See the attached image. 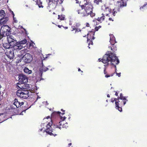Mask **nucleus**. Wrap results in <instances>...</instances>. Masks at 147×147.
Listing matches in <instances>:
<instances>
[{"label":"nucleus","instance_id":"f257e3e1","mask_svg":"<svg viewBox=\"0 0 147 147\" xmlns=\"http://www.w3.org/2000/svg\"><path fill=\"white\" fill-rule=\"evenodd\" d=\"M84 4L80 5L81 9H78L76 11L82 17H85L89 15L93 18L95 16L96 14L93 12L94 7L90 0H84Z\"/></svg>","mask_w":147,"mask_h":147},{"label":"nucleus","instance_id":"f03ea898","mask_svg":"<svg viewBox=\"0 0 147 147\" xmlns=\"http://www.w3.org/2000/svg\"><path fill=\"white\" fill-rule=\"evenodd\" d=\"M98 60L99 62H102L105 66H108L109 62L111 65H113L114 63L116 65H117L119 63V60L116 56V54H114L111 52L109 51H107L103 56L102 58L101 59H99Z\"/></svg>","mask_w":147,"mask_h":147},{"label":"nucleus","instance_id":"7ed1b4c3","mask_svg":"<svg viewBox=\"0 0 147 147\" xmlns=\"http://www.w3.org/2000/svg\"><path fill=\"white\" fill-rule=\"evenodd\" d=\"M47 119H50V122H49L46 125L47 128L44 131L47 134L49 135L50 136H56L57 135L58 133L57 128H59V129H61V126L59 127L58 125H57L56 128H52L51 127L53 123L51 119L49 116H48Z\"/></svg>","mask_w":147,"mask_h":147},{"label":"nucleus","instance_id":"20e7f679","mask_svg":"<svg viewBox=\"0 0 147 147\" xmlns=\"http://www.w3.org/2000/svg\"><path fill=\"white\" fill-rule=\"evenodd\" d=\"M11 28L7 25H3L1 28L0 32L4 37L7 36L9 37V34L11 33Z\"/></svg>","mask_w":147,"mask_h":147},{"label":"nucleus","instance_id":"39448f33","mask_svg":"<svg viewBox=\"0 0 147 147\" xmlns=\"http://www.w3.org/2000/svg\"><path fill=\"white\" fill-rule=\"evenodd\" d=\"M123 100L122 99L117 98L115 102L116 109H118L120 112L122 110L121 107L124 105L126 101H127V99Z\"/></svg>","mask_w":147,"mask_h":147},{"label":"nucleus","instance_id":"423d86ee","mask_svg":"<svg viewBox=\"0 0 147 147\" xmlns=\"http://www.w3.org/2000/svg\"><path fill=\"white\" fill-rule=\"evenodd\" d=\"M28 90H19L16 92V95L19 97L24 99H26L29 97Z\"/></svg>","mask_w":147,"mask_h":147},{"label":"nucleus","instance_id":"0eeeda50","mask_svg":"<svg viewBox=\"0 0 147 147\" xmlns=\"http://www.w3.org/2000/svg\"><path fill=\"white\" fill-rule=\"evenodd\" d=\"M5 16V13L4 10H1L0 11V21L2 24H5L8 21L9 18L8 17Z\"/></svg>","mask_w":147,"mask_h":147},{"label":"nucleus","instance_id":"6e6552de","mask_svg":"<svg viewBox=\"0 0 147 147\" xmlns=\"http://www.w3.org/2000/svg\"><path fill=\"white\" fill-rule=\"evenodd\" d=\"M13 104L16 106V108H13V106L11 105L10 108L11 109H15L16 108H17L21 107L24 104L23 102H21L16 98L13 101Z\"/></svg>","mask_w":147,"mask_h":147},{"label":"nucleus","instance_id":"1a4fd4ad","mask_svg":"<svg viewBox=\"0 0 147 147\" xmlns=\"http://www.w3.org/2000/svg\"><path fill=\"white\" fill-rule=\"evenodd\" d=\"M110 42L111 46L109 47V48L112 51V52H111L112 53L115 54V51L117 50V49L115 45V44L116 42L115 38L110 39Z\"/></svg>","mask_w":147,"mask_h":147},{"label":"nucleus","instance_id":"9d476101","mask_svg":"<svg viewBox=\"0 0 147 147\" xmlns=\"http://www.w3.org/2000/svg\"><path fill=\"white\" fill-rule=\"evenodd\" d=\"M22 59L24 60L25 62L28 63L32 61V58L30 54L29 53H26L23 55Z\"/></svg>","mask_w":147,"mask_h":147},{"label":"nucleus","instance_id":"9b49d317","mask_svg":"<svg viewBox=\"0 0 147 147\" xmlns=\"http://www.w3.org/2000/svg\"><path fill=\"white\" fill-rule=\"evenodd\" d=\"M8 42L9 43V45L11 47H13L16 44V40L12 38V36H9V37H7Z\"/></svg>","mask_w":147,"mask_h":147},{"label":"nucleus","instance_id":"f8f14e48","mask_svg":"<svg viewBox=\"0 0 147 147\" xmlns=\"http://www.w3.org/2000/svg\"><path fill=\"white\" fill-rule=\"evenodd\" d=\"M18 87L19 88V90H27V89H28L30 88L29 84L26 83H21L17 85Z\"/></svg>","mask_w":147,"mask_h":147},{"label":"nucleus","instance_id":"ddd939ff","mask_svg":"<svg viewBox=\"0 0 147 147\" xmlns=\"http://www.w3.org/2000/svg\"><path fill=\"white\" fill-rule=\"evenodd\" d=\"M18 81L21 83H26L28 82V79L27 77L25 75L20 74L19 76Z\"/></svg>","mask_w":147,"mask_h":147},{"label":"nucleus","instance_id":"4468645a","mask_svg":"<svg viewBox=\"0 0 147 147\" xmlns=\"http://www.w3.org/2000/svg\"><path fill=\"white\" fill-rule=\"evenodd\" d=\"M14 50L13 49L9 50L6 51L5 52V54L9 58L12 59H13L14 56Z\"/></svg>","mask_w":147,"mask_h":147},{"label":"nucleus","instance_id":"2eb2a0df","mask_svg":"<svg viewBox=\"0 0 147 147\" xmlns=\"http://www.w3.org/2000/svg\"><path fill=\"white\" fill-rule=\"evenodd\" d=\"M126 0H121L120 1H118L117 2V4L119 8H122L126 7L127 5Z\"/></svg>","mask_w":147,"mask_h":147},{"label":"nucleus","instance_id":"dca6fc26","mask_svg":"<svg viewBox=\"0 0 147 147\" xmlns=\"http://www.w3.org/2000/svg\"><path fill=\"white\" fill-rule=\"evenodd\" d=\"M105 14H102L101 16L98 18H94L93 20V22H95L96 21L99 22L100 23H102L105 20Z\"/></svg>","mask_w":147,"mask_h":147},{"label":"nucleus","instance_id":"f3484780","mask_svg":"<svg viewBox=\"0 0 147 147\" xmlns=\"http://www.w3.org/2000/svg\"><path fill=\"white\" fill-rule=\"evenodd\" d=\"M8 118L5 114L2 113L0 114V123L6 120Z\"/></svg>","mask_w":147,"mask_h":147},{"label":"nucleus","instance_id":"a211bd4d","mask_svg":"<svg viewBox=\"0 0 147 147\" xmlns=\"http://www.w3.org/2000/svg\"><path fill=\"white\" fill-rule=\"evenodd\" d=\"M94 33L93 32H90L87 34L88 37L87 41L88 42V40H90V39L91 40H94Z\"/></svg>","mask_w":147,"mask_h":147},{"label":"nucleus","instance_id":"6ab92c4d","mask_svg":"<svg viewBox=\"0 0 147 147\" xmlns=\"http://www.w3.org/2000/svg\"><path fill=\"white\" fill-rule=\"evenodd\" d=\"M47 1L48 3V6L47 7V8L49 10L50 8H51L52 9H53L52 6L53 5V0H47Z\"/></svg>","mask_w":147,"mask_h":147},{"label":"nucleus","instance_id":"aec40b11","mask_svg":"<svg viewBox=\"0 0 147 147\" xmlns=\"http://www.w3.org/2000/svg\"><path fill=\"white\" fill-rule=\"evenodd\" d=\"M105 15L108 16L109 13L112 12V10L109 7H106L104 10Z\"/></svg>","mask_w":147,"mask_h":147},{"label":"nucleus","instance_id":"412c9836","mask_svg":"<svg viewBox=\"0 0 147 147\" xmlns=\"http://www.w3.org/2000/svg\"><path fill=\"white\" fill-rule=\"evenodd\" d=\"M23 47V45H22L18 43L17 42L16 44V45L14 46V49L16 50H20L22 49Z\"/></svg>","mask_w":147,"mask_h":147},{"label":"nucleus","instance_id":"4be33fe9","mask_svg":"<svg viewBox=\"0 0 147 147\" xmlns=\"http://www.w3.org/2000/svg\"><path fill=\"white\" fill-rule=\"evenodd\" d=\"M36 4L38 5V6L39 8H43V6L42 5V2L40 0H36Z\"/></svg>","mask_w":147,"mask_h":147},{"label":"nucleus","instance_id":"5701e85b","mask_svg":"<svg viewBox=\"0 0 147 147\" xmlns=\"http://www.w3.org/2000/svg\"><path fill=\"white\" fill-rule=\"evenodd\" d=\"M3 47L5 49H9L10 47L9 42L3 43Z\"/></svg>","mask_w":147,"mask_h":147},{"label":"nucleus","instance_id":"b1692460","mask_svg":"<svg viewBox=\"0 0 147 147\" xmlns=\"http://www.w3.org/2000/svg\"><path fill=\"white\" fill-rule=\"evenodd\" d=\"M61 111H62V112H63V113H61V112H59V111L54 112L52 113V115H57V114L59 115V114H61V115H63L65 114V113H64V112H65V111L63 110V109H61Z\"/></svg>","mask_w":147,"mask_h":147},{"label":"nucleus","instance_id":"393cba45","mask_svg":"<svg viewBox=\"0 0 147 147\" xmlns=\"http://www.w3.org/2000/svg\"><path fill=\"white\" fill-rule=\"evenodd\" d=\"M28 50L27 49H24L20 51V56H23V55L27 52Z\"/></svg>","mask_w":147,"mask_h":147},{"label":"nucleus","instance_id":"a878e982","mask_svg":"<svg viewBox=\"0 0 147 147\" xmlns=\"http://www.w3.org/2000/svg\"><path fill=\"white\" fill-rule=\"evenodd\" d=\"M24 72L27 74H30L32 72L31 70H29L27 68L25 67L24 69Z\"/></svg>","mask_w":147,"mask_h":147},{"label":"nucleus","instance_id":"bb28decb","mask_svg":"<svg viewBox=\"0 0 147 147\" xmlns=\"http://www.w3.org/2000/svg\"><path fill=\"white\" fill-rule=\"evenodd\" d=\"M120 11V10L119 8H118V9H117H117L116 8L114 9L113 10L112 14L114 16H115V13H117V11L119 12Z\"/></svg>","mask_w":147,"mask_h":147},{"label":"nucleus","instance_id":"cd10ccee","mask_svg":"<svg viewBox=\"0 0 147 147\" xmlns=\"http://www.w3.org/2000/svg\"><path fill=\"white\" fill-rule=\"evenodd\" d=\"M58 19H59L61 20H64L65 18L64 15H58Z\"/></svg>","mask_w":147,"mask_h":147},{"label":"nucleus","instance_id":"c85d7f7f","mask_svg":"<svg viewBox=\"0 0 147 147\" xmlns=\"http://www.w3.org/2000/svg\"><path fill=\"white\" fill-rule=\"evenodd\" d=\"M27 42V40L26 39H24L23 40L20 41L18 43H20L21 45L24 44L26 43Z\"/></svg>","mask_w":147,"mask_h":147},{"label":"nucleus","instance_id":"c756f323","mask_svg":"<svg viewBox=\"0 0 147 147\" xmlns=\"http://www.w3.org/2000/svg\"><path fill=\"white\" fill-rule=\"evenodd\" d=\"M94 2L96 4L98 5L100 3L102 2V0H94Z\"/></svg>","mask_w":147,"mask_h":147},{"label":"nucleus","instance_id":"7c9ffc66","mask_svg":"<svg viewBox=\"0 0 147 147\" xmlns=\"http://www.w3.org/2000/svg\"><path fill=\"white\" fill-rule=\"evenodd\" d=\"M117 98L122 99L124 100L126 99L125 97L123 96L122 93H120V96H118Z\"/></svg>","mask_w":147,"mask_h":147},{"label":"nucleus","instance_id":"2f4dec72","mask_svg":"<svg viewBox=\"0 0 147 147\" xmlns=\"http://www.w3.org/2000/svg\"><path fill=\"white\" fill-rule=\"evenodd\" d=\"M61 122H62V121H60L59 122V125L60 126H62L63 128H64V127L66 128L67 127H68V126L67 125V123H66L65 124H63V125H62L61 123Z\"/></svg>","mask_w":147,"mask_h":147},{"label":"nucleus","instance_id":"473e14b6","mask_svg":"<svg viewBox=\"0 0 147 147\" xmlns=\"http://www.w3.org/2000/svg\"><path fill=\"white\" fill-rule=\"evenodd\" d=\"M113 65L114 67H115V72L116 73V74L119 77H120V76H121V73H117L116 72V70H117L116 66V65H114V64Z\"/></svg>","mask_w":147,"mask_h":147},{"label":"nucleus","instance_id":"72a5a7b5","mask_svg":"<svg viewBox=\"0 0 147 147\" xmlns=\"http://www.w3.org/2000/svg\"><path fill=\"white\" fill-rule=\"evenodd\" d=\"M115 73V72H114L113 74H112L110 75L106 74L105 75V77L106 78H107L108 77H109L110 76H113V75Z\"/></svg>","mask_w":147,"mask_h":147},{"label":"nucleus","instance_id":"f704fd0d","mask_svg":"<svg viewBox=\"0 0 147 147\" xmlns=\"http://www.w3.org/2000/svg\"><path fill=\"white\" fill-rule=\"evenodd\" d=\"M101 26H96L95 27V29L96 31H97L98 30V29L101 28Z\"/></svg>","mask_w":147,"mask_h":147},{"label":"nucleus","instance_id":"c9c22d12","mask_svg":"<svg viewBox=\"0 0 147 147\" xmlns=\"http://www.w3.org/2000/svg\"><path fill=\"white\" fill-rule=\"evenodd\" d=\"M49 70V69L46 67H43L42 69V71H46Z\"/></svg>","mask_w":147,"mask_h":147},{"label":"nucleus","instance_id":"e433bc0d","mask_svg":"<svg viewBox=\"0 0 147 147\" xmlns=\"http://www.w3.org/2000/svg\"><path fill=\"white\" fill-rule=\"evenodd\" d=\"M110 39H115V37L114 36L113 34H110Z\"/></svg>","mask_w":147,"mask_h":147},{"label":"nucleus","instance_id":"4c0bfd02","mask_svg":"<svg viewBox=\"0 0 147 147\" xmlns=\"http://www.w3.org/2000/svg\"><path fill=\"white\" fill-rule=\"evenodd\" d=\"M53 3H54V4L57 5L58 4V1L57 0H56L55 1V0H53Z\"/></svg>","mask_w":147,"mask_h":147},{"label":"nucleus","instance_id":"58836bf2","mask_svg":"<svg viewBox=\"0 0 147 147\" xmlns=\"http://www.w3.org/2000/svg\"><path fill=\"white\" fill-rule=\"evenodd\" d=\"M58 3H59V4H62L63 2V0H57Z\"/></svg>","mask_w":147,"mask_h":147},{"label":"nucleus","instance_id":"ea45409f","mask_svg":"<svg viewBox=\"0 0 147 147\" xmlns=\"http://www.w3.org/2000/svg\"><path fill=\"white\" fill-rule=\"evenodd\" d=\"M66 118V117L65 116H64L63 117L62 116L60 117V119L63 121Z\"/></svg>","mask_w":147,"mask_h":147},{"label":"nucleus","instance_id":"a19ab883","mask_svg":"<svg viewBox=\"0 0 147 147\" xmlns=\"http://www.w3.org/2000/svg\"><path fill=\"white\" fill-rule=\"evenodd\" d=\"M75 30V33L78 32L79 31H80L81 30H80V29H78V28H76V29Z\"/></svg>","mask_w":147,"mask_h":147},{"label":"nucleus","instance_id":"79ce46f5","mask_svg":"<svg viewBox=\"0 0 147 147\" xmlns=\"http://www.w3.org/2000/svg\"><path fill=\"white\" fill-rule=\"evenodd\" d=\"M71 28H72V29L71 30V31H73L74 30H75L76 29V27L74 26H71Z\"/></svg>","mask_w":147,"mask_h":147},{"label":"nucleus","instance_id":"37998d69","mask_svg":"<svg viewBox=\"0 0 147 147\" xmlns=\"http://www.w3.org/2000/svg\"><path fill=\"white\" fill-rule=\"evenodd\" d=\"M117 98H114V100H113V98H112L111 99V102L113 103L115 101V102H116V100H117Z\"/></svg>","mask_w":147,"mask_h":147},{"label":"nucleus","instance_id":"c03bdc74","mask_svg":"<svg viewBox=\"0 0 147 147\" xmlns=\"http://www.w3.org/2000/svg\"><path fill=\"white\" fill-rule=\"evenodd\" d=\"M89 41V42L88 44L89 45L90 44L91 45H92L93 44V42L92 41V40L90 39V40H88V41Z\"/></svg>","mask_w":147,"mask_h":147},{"label":"nucleus","instance_id":"a18cd8bd","mask_svg":"<svg viewBox=\"0 0 147 147\" xmlns=\"http://www.w3.org/2000/svg\"><path fill=\"white\" fill-rule=\"evenodd\" d=\"M114 92H115V95L116 96H118V94L119 93V91H117L116 92L115 91H114Z\"/></svg>","mask_w":147,"mask_h":147},{"label":"nucleus","instance_id":"49530a36","mask_svg":"<svg viewBox=\"0 0 147 147\" xmlns=\"http://www.w3.org/2000/svg\"><path fill=\"white\" fill-rule=\"evenodd\" d=\"M106 68H105L104 69V73L105 74H106L107 73V72L106 71Z\"/></svg>","mask_w":147,"mask_h":147},{"label":"nucleus","instance_id":"de8ad7c7","mask_svg":"<svg viewBox=\"0 0 147 147\" xmlns=\"http://www.w3.org/2000/svg\"><path fill=\"white\" fill-rule=\"evenodd\" d=\"M3 37H4L2 35V34L1 33L0 34V40Z\"/></svg>","mask_w":147,"mask_h":147},{"label":"nucleus","instance_id":"09e8293b","mask_svg":"<svg viewBox=\"0 0 147 147\" xmlns=\"http://www.w3.org/2000/svg\"><path fill=\"white\" fill-rule=\"evenodd\" d=\"M13 20L14 22H15V23H16L17 22V21L16 20V18L14 17H13Z\"/></svg>","mask_w":147,"mask_h":147},{"label":"nucleus","instance_id":"8fccbe9b","mask_svg":"<svg viewBox=\"0 0 147 147\" xmlns=\"http://www.w3.org/2000/svg\"><path fill=\"white\" fill-rule=\"evenodd\" d=\"M109 21H114L111 18H109Z\"/></svg>","mask_w":147,"mask_h":147},{"label":"nucleus","instance_id":"3c124183","mask_svg":"<svg viewBox=\"0 0 147 147\" xmlns=\"http://www.w3.org/2000/svg\"><path fill=\"white\" fill-rule=\"evenodd\" d=\"M86 26L88 27H89L90 26V24H89L88 23H86Z\"/></svg>","mask_w":147,"mask_h":147},{"label":"nucleus","instance_id":"603ef678","mask_svg":"<svg viewBox=\"0 0 147 147\" xmlns=\"http://www.w3.org/2000/svg\"><path fill=\"white\" fill-rule=\"evenodd\" d=\"M78 71H81L82 73L83 72V71H81L80 68H79L78 69Z\"/></svg>","mask_w":147,"mask_h":147},{"label":"nucleus","instance_id":"864d4df0","mask_svg":"<svg viewBox=\"0 0 147 147\" xmlns=\"http://www.w3.org/2000/svg\"><path fill=\"white\" fill-rule=\"evenodd\" d=\"M11 13L13 16V17L14 16V14L13 11H11Z\"/></svg>","mask_w":147,"mask_h":147},{"label":"nucleus","instance_id":"5fc2aeb1","mask_svg":"<svg viewBox=\"0 0 147 147\" xmlns=\"http://www.w3.org/2000/svg\"><path fill=\"white\" fill-rule=\"evenodd\" d=\"M58 26L59 28H61V26L63 27V26L62 25L60 26V25H58Z\"/></svg>","mask_w":147,"mask_h":147},{"label":"nucleus","instance_id":"6e6d98bb","mask_svg":"<svg viewBox=\"0 0 147 147\" xmlns=\"http://www.w3.org/2000/svg\"><path fill=\"white\" fill-rule=\"evenodd\" d=\"M80 25V24L79 23L76 24V26H79Z\"/></svg>","mask_w":147,"mask_h":147},{"label":"nucleus","instance_id":"4d7b16f0","mask_svg":"<svg viewBox=\"0 0 147 147\" xmlns=\"http://www.w3.org/2000/svg\"><path fill=\"white\" fill-rule=\"evenodd\" d=\"M107 96L109 98L110 97V95L109 94H107Z\"/></svg>","mask_w":147,"mask_h":147},{"label":"nucleus","instance_id":"13d9d810","mask_svg":"<svg viewBox=\"0 0 147 147\" xmlns=\"http://www.w3.org/2000/svg\"><path fill=\"white\" fill-rule=\"evenodd\" d=\"M61 10H62V11H64V10H65L64 8L63 7L62 8Z\"/></svg>","mask_w":147,"mask_h":147},{"label":"nucleus","instance_id":"bf43d9fd","mask_svg":"<svg viewBox=\"0 0 147 147\" xmlns=\"http://www.w3.org/2000/svg\"><path fill=\"white\" fill-rule=\"evenodd\" d=\"M63 27L65 29H67L68 28V27H64V26Z\"/></svg>","mask_w":147,"mask_h":147},{"label":"nucleus","instance_id":"052dcab7","mask_svg":"<svg viewBox=\"0 0 147 147\" xmlns=\"http://www.w3.org/2000/svg\"><path fill=\"white\" fill-rule=\"evenodd\" d=\"M76 3H78V0H76Z\"/></svg>","mask_w":147,"mask_h":147},{"label":"nucleus","instance_id":"680f3d73","mask_svg":"<svg viewBox=\"0 0 147 147\" xmlns=\"http://www.w3.org/2000/svg\"><path fill=\"white\" fill-rule=\"evenodd\" d=\"M71 143H70L68 144V145L69 146H71Z\"/></svg>","mask_w":147,"mask_h":147},{"label":"nucleus","instance_id":"e2e57ef3","mask_svg":"<svg viewBox=\"0 0 147 147\" xmlns=\"http://www.w3.org/2000/svg\"><path fill=\"white\" fill-rule=\"evenodd\" d=\"M39 130L40 131H41L42 130V128L41 129H39Z\"/></svg>","mask_w":147,"mask_h":147},{"label":"nucleus","instance_id":"0e129e2a","mask_svg":"<svg viewBox=\"0 0 147 147\" xmlns=\"http://www.w3.org/2000/svg\"><path fill=\"white\" fill-rule=\"evenodd\" d=\"M40 97H39L38 96V97L36 99V100H37L38 99V98H40Z\"/></svg>","mask_w":147,"mask_h":147},{"label":"nucleus","instance_id":"69168bd1","mask_svg":"<svg viewBox=\"0 0 147 147\" xmlns=\"http://www.w3.org/2000/svg\"><path fill=\"white\" fill-rule=\"evenodd\" d=\"M106 101H107V102H108V100H106Z\"/></svg>","mask_w":147,"mask_h":147},{"label":"nucleus","instance_id":"338daca9","mask_svg":"<svg viewBox=\"0 0 147 147\" xmlns=\"http://www.w3.org/2000/svg\"><path fill=\"white\" fill-rule=\"evenodd\" d=\"M28 109V108H27L26 110H27V109Z\"/></svg>","mask_w":147,"mask_h":147},{"label":"nucleus","instance_id":"774afa93","mask_svg":"<svg viewBox=\"0 0 147 147\" xmlns=\"http://www.w3.org/2000/svg\"><path fill=\"white\" fill-rule=\"evenodd\" d=\"M53 14H55V12H53Z\"/></svg>","mask_w":147,"mask_h":147}]
</instances>
